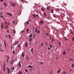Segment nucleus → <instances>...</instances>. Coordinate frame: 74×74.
Returning a JSON list of instances; mask_svg holds the SVG:
<instances>
[{"instance_id": "nucleus-1", "label": "nucleus", "mask_w": 74, "mask_h": 74, "mask_svg": "<svg viewBox=\"0 0 74 74\" xmlns=\"http://www.w3.org/2000/svg\"><path fill=\"white\" fill-rule=\"evenodd\" d=\"M16 5V3H11V5L12 6V7H15Z\"/></svg>"}, {"instance_id": "nucleus-2", "label": "nucleus", "mask_w": 74, "mask_h": 74, "mask_svg": "<svg viewBox=\"0 0 74 74\" xmlns=\"http://www.w3.org/2000/svg\"><path fill=\"white\" fill-rule=\"evenodd\" d=\"M5 26H6V27H7L8 26V24L7 23L6 21L5 22Z\"/></svg>"}, {"instance_id": "nucleus-3", "label": "nucleus", "mask_w": 74, "mask_h": 74, "mask_svg": "<svg viewBox=\"0 0 74 74\" xmlns=\"http://www.w3.org/2000/svg\"><path fill=\"white\" fill-rule=\"evenodd\" d=\"M8 70V74H9V73H10V72H11V71H10V69H9V68H6Z\"/></svg>"}, {"instance_id": "nucleus-4", "label": "nucleus", "mask_w": 74, "mask_h": 74, "mask_svg": "<svg viewBox=\"0 0 74 74\" xmlns=\"http://www.w3.org/2000/svg\"><path fill=\"white\" fill-rule=\"evenodd\" d=\"M31 51L32 53H33V48L31 49Z\"/></svg>"}, {"instance_id": "nucleus-5", "label": "nucleus", "mask_w": 74, "mask_h": 74, "mask_svg": "<svg viewBox=\"0 0 74 74\" xmlns=\"http://www.w3.org/2000/svg\"><path fill=\"white\" fill-rule=\"evenodd\" d=\"M18 41H17L16 42H15V44H14V45H17L18 44Z\"/></svg>"}, {"instance_id": "nucleus-6", "label": "nucleus", "mask_w": 74, "mask_h": 74, "mask_svg": "<svg viewBox=\"0 0 74 74\" xmlns=\"http://www.w3.org/2000/svg\"><path fill=\"white\" fill-rule=\"evenodd\" d=\"M3 42H4V45L5 47H7V45H6V44H5V42L4 40H3Z\"/></svg>"}, {"instance_id": "nucleus-7", "label": "nucleus", "mask_w": 74, "mask_h": 74, "mask_svg": "<svg viewBox=\"0 0 74 74\" xmlns=\"http://www.w3.org/2000/svg\"><path fill=\"white\" fill-rule=\"evenodd\" d=\"M27 46H28V45L27 44V43L26 42L25 46V47H27Z\"/></svg>"}, {"instance_id": "nucleus-8", "label": "nucleus", "mask_w": 74, "mask_h": 74, "mask_svg": "<svg viewBox=\"0 0 74 74\" xmlns=\"http://www.w3.org/2000/svg\"><path fill=\"white\" fill-rule=\"evenodd\" d=\"M66 51H64L63 52V55H66Z\"/></svg>"}, {"instance_id": "nucleus-9", "label": "nucleus", "mask_w": 74, "mask_h": 74, "mask_svg": "<svg viewBox=\"0 0 74 74\" xmlns=\"http://www.w3.org/2000/svg\"><path fill=\"white\" fill-rule=\"evenodd\" d=\"M43 14L44 15V16L45 17H46V16H47V14H46V13H45V12H44L43 13Z\"/></svg>"}, {"instance_id": "nucleus-10", "label": "nucleus", "mask_w": 74, "mask_h": 74, "mask_svg": "<svg viewBox=\"0 0 74 74\" xmlns=\"http://www.w3.org/2000/svg\"><path fill=\"white\" fill-rule=\"evenodd\" d=\"M7 14H8V15H10V16H12V14L9 13L7 12Z\"/></svg>"}, {"instance_id": "nucleus-11", "label": "nucleus", "mask_w": 74, "mask_h": 74, "mask_svg": "<svg viewBox=\"0 0 74 74\" xmlns=\"http://www.w3.org/2000/svg\"><path fill=\"white\" fill-rule=\"evenodd\" d=\"M22 57H24L25 56H24V53L23 52L21 55Z\"/></svg>"}, {"instance_id": "nucleus-12", "label": "nucleus", "mask_w": 74, "mask_h": 74, "mask_svg": "<svg viewBox=\"0 0 74 74\" xmlns=\"http://www.w3.org/2000/svg\"><path fill=\"white\" fill-rule=\"evenodd\" d=\"M18 66L20 67H21V62H19Z\"/></svg>"}, {"instance_id": "nucleus-13", "label": "nucleus", "mask_w": 74, "mask_h": 74, "mask_svg": "<svg viewBox=\"0 0 74 74\" xmlns=\"http://www.w3.org/2000/svg\"><path fill=\"white\" fill-rule=\"evenodd\" d=\"M3 5H4L5 6H6V5H7V3H5V2L3 3Z\"/></svg>"}, {"instance_id": "nucleus-14", "label": "nucleus", "mask_w": 74, "mask_h": 74, "mask_svg": "<svg viewBox=\"0 0 74 74\" xmlns=\"http://www.w3.org/2000/svg\"><path fill=\"white\" fill-rule=\"evenodd\" d=\"M18 74H22V72L21 71H20L18 72Z\"/></svg>"}, {"instance_id": "nucleus-15", "label": "nucleus", "mask_w": 74, "mask_h": 74, "mask_svg": "<svg viewBox=\"0 0 74 74\" xmlns=\"http://www.w3.org/2000/svg\"><path fill=\"white\" fill-rule=\"evenodd\" d=\"M32 36H33V34H31L30 35L29 37H30V38H31V37H32Z\"/></svg>"}, {"instance_id": "nucleus-16", "label": "nucleus", "mask_w": 74, "mask_h": 74, "mask_svg": "<svg viewBox=\"0 0 74 74\" xmlns=\"http://www.w3.org/2000/svg\"><path fill=\"white\" fill-rule=\"evenodd\" d=\"M51 11L52 14H53V9H51Z\"/></svg>"}, {"instance_id": "nucleus-17", "label": "nucleus", "mask_w": 74, "mask_h": 74, "mask_svg": "<svg viewBox=\"0 0 74 74\" xmlns=\"http://www.w3.org/2000/svg\"><path fill=\"white\" fill-rule=\"evenodd\" d=\"M32 38H29V41L30 42H32Z\"/></svg>"}, {"instance_id": "nucleus-18", "label": "nucleus", "mask_w": 74, "mask_h": 74, "mask_svg": "<svg viewBox=\"0 0 74 74\" xmlns=\"http://www.w3.org/2000/svg\"><path fill=\"white\" fill-rule=\"evenodd\" d=\"M13 31L14 32V34H15V33H16V31H15V30H13Z\"/></svg>"}, {"instance_id": "nucleus-19", "label": "nucleus", "mask_w": 74, "mask_h": 74, "mask_svg": "<svg viewBox=\"0 0 74 74\" xmlns=\"http://www.w3.org/2000/svg\"><path fill=\"white\" fill-rule=\"evenodd\" d=\"M37 33L38 34H40V30H38Z\"/></svg>"}, {"instance_id": "nucleus-20", "label": "nucleus", "mask_w": 74, "mask_h": 74, "mask_svg": "<svg viewBox=\"0 0 74 74\" xmlns=\"http://www.w3.org/2000/svg\"><path fill=\"white\" fill-rule=\"evenodd\" d=\"M13 62H14V61H13V60H12V61L11 62V64H13Z\"/></svg>"}, {"instance_id": "nucleus-21", "label": "nucleus", "mask_w": 74, "mask_h": 74, "mask_svg": "<svg viewBox=\"0 0 74 74\" xmlns=\"http://www.w3.org/2000/svg\"><path fill=\"white\" fill-rule=\"evenodd\" d=\"M69 60H70V61H73V59L72 58L69 59Z\"/></svg>"}, {"instance_id": "nucleus-22", "label": "nucleus", "mask_w": 74, "mask_h": 74, "mask_svg": "<svg viewBox=\"0 0 74 74\" xmlns=\"http://www.w3.org/2000/svg\"><path fill=\"white\" fill-rule=\"evenodd\" d=\"M37 28H36L35 30V33H37Z\"/></svg>"}, {"instance_id": "nucleus-23", "label": "nucleus", "mask_w": 74, "mask_h": 74, "mask_svg": "<svg viewBox=\"0 0 74 74\" xmlns=\"http://www.w3.org/2000/svg\"><path fill=\"white\" fill-rule=\"evenodd\" d=\"M41 65H43V63H42V62H40Z\"/></svg>"}, {"instance_id": "nucleus-24", "label": "nucleus", "mask_w": 74, "mask_h": 74, "mask_svg": "<svg viewBox=\"0 0 74 74\" xmlns=\"http://www.w3.org/2000/svg\"><path fill=\"white\" fill-rule=\"evenodd\" d=\"M40 23H41L42 24L43 23V21H40Z\"/></svg>"}, {"instance_id": "nucleus-25", "label": "nucleus", "mask_w": 74, "mask_h": 74, "mask_svg": "<svg viewBox=\"0 0 74 74\" xmlns=\"http://www.w3.org/2000/svg\"><path fill=\"white\" fill-rule=\"evenodd\" d=\"M59 45L60 46V45H62V44H61V43H60V42H59Z\"/></svg>"}, {"instance_id": "nucleus-26", "label": "nucleus", "mask_w": 74, "mask_h": 74, "mask_svg": "<svg viewBox=\"0 0 74 74\" xmlns=\"http://www.w3.org/2000/svg\"><path fill=\"white\" fill-rule=\"evenodd\" d=\"M74 66V64H72V65H71V67H73Z\"/></svg>"}, {"instance_id": "nucleus-27", "label": "nucleus", "mask_w": 74, "mask_h": 74, "mask_svg": "<svg viewBox=\"0 0 74 74\" xmlns=\"http://www.w3.org/2000/svg\"><path fill=\"white\" fill-rule=\"evenodd\" d=\"M29 29H26V32H29Z\"/></svg>"}, {"instance_id": "nucleus-28", "label": "nucleus", "mask_w": 74, "mask_h": 74, "mask_svg": "<svg viewBox=\"0 0 74 74\" xmlns=\"http://www.w3.org/2000/svg\"><path fill=\"white\" fill-rule=\"evenodd\" d=\"M41 10H42V11H44L45 10H44V9L43 8H41Z\"/></svg>"}, {"instance_id": "nucleus-29", "label": "nucleus", "mask_w": 74, "mask_h": 74, "mask_svg": "<svg viewBox=\"0 0 74 74\" xmlns=\"http://www.w3.org/2000/svg\"><path fill=\"white\" fill-rule=\"evenodd\" d=\"M33 16H34V18H36V16L34 14H33Z\"/></svg>"}, {"instance_id": "nucleus-30", "label": "nucleus", "mask_w": 74, "mask_h": 74, "mask_svg": "<svg viewBox=\"0 0 74 74\" xmlns=\"http://www.w3.org/2000/svg\"><path fill=\"white\" fill-rule=\"evenodd\" d=\"M57 73H60V71L59 70H58L57 71Z\"/></svg>"}, {"instance_id": "nucleus-31", "label": "nucleus", "mask_w": 74, "mask_h": 74, "mask_svg": "<svg viewBox=\"0 0 74 74\" xmlns=\"http://www.w3.org/2000/svg\"><path fill=\"white\" fill-rule=\"evenodd\" d=\"M47 10H49V7H47Z\"/></svg>"}, {"instance_id": "nucleus-32", "label": "nucleus", "mask_w": 74, "mask_h": 74, "mask_svg": "<svg viewBox=\"0 0 74 74\" xmlns=\"http://www.w3.org/2000/svg\"><path fill=\"white\" fill-rule=\"evenodd\" d=\"M51 41H55V40L54 39H53V38H52Z\"/></svg>"}, {"instance_id": "nucleus-33", "label": "nucleus", "mask_w": 74, "mask_h": 74, "mask_svg": "<svg viewBox=\"0 0 74 74\" xmlns=\"http://www.w3.org/2000/svg\"><path fill=\"white\" fill-rule=\"evenodd\" d=\"M46 35L47 36H49V34H48V33H46Z\"/></svg>"}, {"instance_id": "nucleus-34", "label": "nucleus", "mask_w": 74, "mask_h": 74, "mask_svg": "<svg viewBox=\"0 0 74 74\" xmlns=\"http://www.w3.org/2000/svg\"><path fill=\"white\" fill-rule=\"evenodd\" d=\"M3 71H5V68H3Z\"/></svg>"}, {"instance_id": "nucleus-35", "label": "nucleus", "mask_w": 74, "mask_h": 74, "mask_svg": "<svg viewBox=\"0 0 74 74\" xmlns=\"http://www.w3.org/2000/svg\"><path fill=\"white\" fill-rule=\"evenodd\" d=\"M72 40H73V42H74V37H73L72 38Z\"/></svg>"}, {"instance_id": "nucleus-36", "label": "nucleus", "mask_w": 74, "mask_h": 74, "mask_svg": "<svg viewBox=\"0 0 74 74\" xmlns=\"http://www.w3.org/2000/svg\"><path fill=\"white\" fill-rule=\"evenodd\" d=\"M62 73L64 74H66V72H65L64 71V72H62Z\"/></svg>"}, {"instance_id": "nucleus-37", "label": "nucleus", "mask_w": 74, "mask_h": 74, "mask_svg": "<svg viewBox=\"0 0 74 74\" xmlns=\"http://www.w3.org/2000/svg\"><path fill=\"white\" fill-rule=\"evenodd\" d=\"M6 65L5 64V62H4V66H5Z\"/></svg>"}, {"instance_id": "nucleus-38", "label": "nucleus", "mask_w": 74, "mask_h": 74, "mask_svg": "<svg viewBox=\"0 0 74 74\" xmlns=\"http://www.w3.org/2000/svg\"><path fill=\"white\" fill-rule=\"evenodd\" d=\"M26 23L27 24H29V21H27L26 22Z\"/></svg>"}, {"instance_id": "nucleus-39", "label": "nucleus", "mask_w": 74, "mask_h": 74, "mask_svg": "<svg viewBox=\"0 0 74 74\" xmlns=\"http://www.w3.org/2000/svg\"><path fill=\"white\" fill-rule=\"evenodd\" d=\"M25 71H26V72H27L28 71H27V69H25Z\"/></svg>"}, {"instance_id": "nucleus-40", "label": "nucleus", "mask_w": 74, "mask_h": 74, "mask_svg": "<svg viewBox=\"0 0 74 74\" xmlns=\"http://www.w3.org/2000/svg\"><path fill=\"white\" fill-rule=\"evenodd\" d=\"M1 18H3V19H4V17H3V16H2V15L1 16Z\"/></svg>"}, {"instance_id": "nucleus-41", "label": "nucleus", "mask_w": 74, "mask_h": 74, "mask_svg": "<svg viewBox=\"0 0 74 74\" xmlns=\"http://www.w3.org/2000/svg\"><path fill=\"white\" fill-rule=\"evenodd\" d=\"M50 48H52V45H50Z\"/></svg>"}, {"instance_id": "nucleus-42", "label": "nucleus", "mask_w": 74, "mask_h": 74, "mask_svg": "<svg viewBox=\"0 0 74 74\" xmlns=\"http://www.w3.org/2000/svg\"><path fill=\"white\" fill-rule=\"evenodd\" d=\"M31 65H28V67L30 68V67H31Z\"/></svg>"}, {"instance_id": "nucleus-43", "label": "nucleus", "mask_w": 74, "mask_h": 74, "mask_svg": "<svg viewBox=\"0 0 74 74\" xmlns=\"http://www.w3.org/2000/svg\"><path fill=\"white\" fill-rule=\"evenodd\" d=\"M53 17H54V18H56V16H55V15H54L53 16Z\"/></svg>"}, {"instance_id": "nucleus-44", "label": "nucleus", "mask_w": 74, "mask_h": 74, "mask_svg": "<svg viewBox=\"0 0 74 74\" xmlns=\"http://www.w3.org/2000/svg\"><path fill=\"white\" fill-rule=\"evenodd\" d=\"M12 53H13V54H14V53H15V52H14V51H13Z\"/></svg>"}, {"instance_id": "nucleus-45", "label": "nucleus", "mask_w": 74, "mask_h": 74, "mask_svg": "<svg viewBox=\"0 0 74 74\" xmlns=\"http://www.w3.org/2000/svg\"><path fill=\"white\" fill-rule=\"evenodd\" d=\"M12 69H13V70H14V69H15V68L14 67H12Z\"/></svg>"}, {"instance_id": "nucleus-46", "label": "nucleus", "mask_w": 74, "mask_h": 74, "mask_svg": "<svg viewBox=\"0 0 74 74\" xmlns=\"http://www.w3.org/2000/svg\"><path fill=\"white\" fill-rule=\"evenodd\" d=\"M1 27H3V24H1Z\"/></svg>"}, {"instance_id": "nucleus-47", "label": "nucleus", "mask_w": 74, "mask_h": 74, "mask_svg": "<svg viewBox=\"0 0 74 74\" xmlns=\"http://www.w3.org/2000/svg\"><path fill=\"white\" fill-rule=\"evenodd\" d=\"M8 37H9L10 38H11V37H10V35H8Z\"/></svg>"}, {"instance_id": "nucleus-48", "label": "nucleus", "mask_w": 74, "mask_h": 74, "mask_svg": "<svg viewBox=\"0 0 74 74\" xmlns=\"http://www.w3.org/2000/svg\"><path fill=\"white\" fill-rule=\"evenodd\" d=\"M36 35H35V34H34L33 35V36L34 37H35V36Z\"/></svg>"}, {"instance_id": "nucleus-49", "label": "nucleus", "mask_w": 74, "mask_h": 74, "mask_svg": "<svg viewBox=\"0 0 74 74\" xmlns=\"http://www.w3.org/2000/svg\"><path fill=\"white\" fill-rule=\"evenodd\" d=\"M71 34H73V31H71Z\"/></svg>"}, {"instance_id": "nucleus-50", "label": "nucleus", "mask_w": 74, "mask_h": 74, "mask_svg": "<svg viewBox=\"0 0 74 74\" xmlns=\"http://www.w3.org/2000/svg\"><path fill=\"white\" fill-rule=\"evenodd\" d=\"M5 37H6L7 38H8V36H7V35H5Z\"/></svg>"}, {"instance_id": "nucleus-51", "label": "nucleus", "mask_w": 74, "mask_h": 74, "mask_svg": "<svg viewBox=\"0 0 74 74\" xmlns=\"http://www.w3.org/2000/svg\"><path fill=\"white\" fill-rule=\"evenodd\" d=\"M41 45L42 46H43V43H41Z\"/></svg>"}, {"instance_id": "nucleus-52", "label": "nucleus", "mask_w": 74, "mask_h": 74, "mask_svg": "<svg viewBox=\"0 0 74 74\" xmlns=\"http://www.w3.org/2000/svg\"><path fill=\"white\" fill-rule=\"evenodd\" d=\"M49 17L48 16L47 18V19H49Z\"/></svg>"}, {"instance_id": "nucleus-53", "label": "nucleus", "mask_w": 74, "mask_h": 74, "mask_svg": "<svg viewBox=\"0 0 74 74\" xmlns=\"http://www.w3.org/2000/svg\"><path fill=\"white\" fill-rule=\"evenodd\" d=\"M26 59H29V57H27L26 58Z\"/></svg>"}, {"instance_id": "nucleus-54", "label": "nucleus", "mask_w": 74, "mask_h": 74, "mask_svg": "<svg viewBox=\"0 0 74 74\" xmlns=\"http://www.w3.org/2000/svg\"><path fill=\"white\" fill-rule=\"evenodd\" d=\"M1 51H2V52H4V50H1Z\"/></svg>"}, {"instance_id": "nucleus-55", "label": "nucleus", "mask_w": 74, "mask_h": 74, "mask_svg": "<svg viewBox=\"0 0 74 74\" xmlns=\"http://www.w3.org/2000/svg\"><path fill=\"white\" fill-rule=\"evenodd\" d=\"M13 23L14 24L15 23V21H13Z\"/></svg>"}, {"instance_id": "nucleus-56", "label": "nucleus", "mask_w": 74, "mask_h": 74, "mask_svg": "<svg viewBox=\"0 0 74 74\" xmlns=\"http://www.w3.org/2000/svg\"><path fill=\"white\" fill-rule=\"evenodd\" d=\"M50 48H48V50H50Z\"/></svg>"}, {"instance_id": "nucleus-57", "label": "nucleus", "mask_w": 74, "mask_h": 74, "mask_svg": "<svg viewBox=\"0 0 74 74\" xmlns=\"http://www.w3.org/2000/svg\"><path fill=\"white\" fill-rule=\"evenodd\" d=\"M1 2H3V0H1Z\"/></svg>"}, {"instance_id": "nucleus-58", "label": "nucleus", "mask_w": 74, "mask_h": 74, "mask_svg": "<svg viewBox=\"0 0 74 74\" xmlns=\"http://www.w3.org/2000/svg\"><path fill=\"white\" fill-rule=\"evenodd\" d=\"M67 40V39H66V38L65 39V41H66V40Z\"/></svg>"}, {"instance_id": "nucleus-59", "label": "nucleus", "mask_w": 74, "mask_h": 74, "mask_svg": "<svg viewBox=\"0 0 74 74\" xmlns=\"http://www.w3.org/2000/svg\"><path fill=\"white\" fill-rule=\"evenodd\" d=\"M29 70H30V71H32V69H29Z\"/></svg>"}, {"instance_id": "nucleus-60", "label": "nucleus", "mask_w": 74, "mask_h": 74, "mask_svg": "<svg viewBox=\"0 0 74 74\" xmlns=\"http://www.w3.org/2000/svg\"><path fill=\"white\" fill-rule=\"evenodd\" d=\"M49 38L50 40L51 39V37H49Z\"/></svg>"}, {"instance_id": "nucleus-61", "label": "nucleus", "mask_w": 74, "mask_h": 74, "mask_svg": "<svg viewBox=\"0 0 74 74\" xmlns=\"http://www.w3.org/2000/svg\"><path fill=\"white\" fill-rule=\"evenodd\" d=\"M18 47H19V48H20V45H18Z\"/></svg>"}, {"instance_id": "nucleus-62", "label": "nucleus", "mask_w": 74, "mask_h": 74, "mask_svg": "<svg viewBox=\"0 0 74 74\" xmlns=\"http://www.w3.org/2000/svg\"><path fill=\"white\" fill-rule=\"evenodd\" d=\"M11 49L12 50V46H11Z\"/></svg>"}, {"instance_id": "nucleus-63", "label": "nucleus", "mask_w": 74, "mask_h": 74, "mask_svg": "<svg viewBox=\"0 0 74 74\" xmlns=\"http://www.w3.org/2000/svg\"><path fill=\"white\" fill-rule=\"evenodd\" d=\"M30 67H31V69H32V66H31Z\"/></svg>"}, {"instance_id": "nucleus-64", "label": "nucleus", "mask_w": 74, "mask_h": 74, "mask_svg": "<svg viewBox=\"0 0 74 74\" xmlns=\"http://www.w3.org/2000/svg\"><path fill=\"white\" fill-rule=\"evenodd\" d=\"M36 16H38V14H36Z\"/></svg>"}]
</instances>
